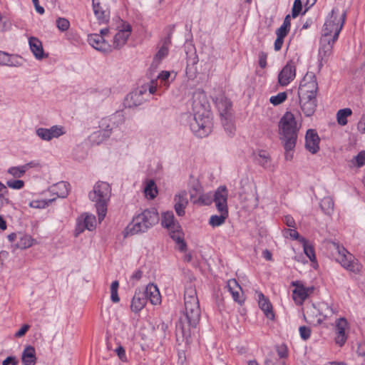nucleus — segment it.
I'll list each match as a JSON object with an SVG mask.
<instances>
[{"mask_svg":"<svg viewBox=\"0 0 365 365\" xmlns=\"http://www.w3.org/2000/svg\"><path fill=\"white\" fill-rule=\"evenodd\" d=\"M192 110L191 130L199 138L207 137L212 132L213 123L210 103L203 91H197L193 93Z\"/></svg>","mask_w":365,"mask_h":365,"instance_id":"f257e3e1","label":"nucleus"},{"mask_svg":"<svg viewBox=\"0 0 365 365\" xmlns=\"http://www.w3.org/2000/svg\"><path fill=\"white\" fill-rule=\"evenodd\" d=\"M184 312L176 325L177 331L184 335L190 327H196L200 319L201 309L195 287L189 285L184 293Z\"/></svg>","mask_w":365,"mask_h":365,"instance_id":"f03ea898","label":"nucleus"},{"mask_svg":"<svg viewBox=\"0 0 365 365\" xmlns=\"http://www.w3.org/2000/svg\"><path fill=\"white\" fill-rule=\"evenodd\" d=\"M299 128L294 114L289 111H287L278 123L279 140L284 149L286 160L293 158Z\"/></svg>","mask_w":365,"mask_h":365,"instance_id":"7ed1b4c3","label":"nucleus"},{"mask_svg":"<svg viewBox=\"0 0 365 365\" xmlns=\"http://www.w3.org/2000/svg\"><path fill=\"white\" fill-rule=\"evenodd\" d=\"M111 195L110 185L103 181L97 182L89 192V199L94 202L98 221H103L107 213L108 203Z\"/></svg>","mask_w":365,"mask_h":365,"instance_id":"20e7f679","label":"nucleus"},{"mask_svg":"<svg viewBox=\"0 0 365 365\" xmlns=\"http://www.w3.org/2000/svg\"><path fill=\"white\" fill-rule=\"evenodd\" d=\"M158 213L155 208L144 210L141 213L133 218L132 222L127 226V235H136L145 232L158 222Z\"/></svg>","mask_w":365,"mask_h":365,"instance_id":"39448f33","label":"nucleus"},{"mask_svg":"<svg viewBox=\"0 0 365 365\" xmlns=\"http://www.w3.org/2000/svg\"><path fill=\"white\" fill-rule=\"evenodd\" d=\"M125 116L122 111H117L110 116L103 118L99 121V130L94 132L91 138L94 142L99 144L108 138L112 130L125 123Z\"/></svg>","mask_w":365,"mask_h":365,"instance_id":"423d86ee","label":"nucleus"},{"mask_svg":"<svg viewBox=\"0 0 365 365\" xmlns=\"http://www.w3.org/2000/svg\"><path fill=\"white\" fill-rule=\"evenodd\" d=\"M214 197V202L215 203L216 208L220 215H212L209 220V224L212 227H215L224 224L225 220L228 217V191L227 187L225 185L220 186L215 190Z\"/></svg>","mask_w":365,"mask_h":365,"instance_id":"0eeeda50","label":"nucleus"},{"mask_svg":"<svg viewBox=\"0 0 365 365\" xmlns=\"http://www.w3.org/2000/svg\"><path fill=\"white\" fill-rule=\"evenodd\" d=\"M346 13L339 14V9L334 8L328 16L322 29V36H331L337 40L345 22Z\"/></svg>","mask_w":365,"mask_h":365,"instance_id":"6e6552de","label":"nucleus"},{"mask_svg":"<svg viewBox=\"0 0 365 365\" xmlns=\"http://www.w3.org/2000/svg\"><path fill=\"white\" fill-rule=\"evenodd\" d=\"M161 224L170 232V237L178 245V250L181 252L186 250L187 245L183 240V235L180 230L179 223L175 220L172 211L163 214Z\"/></svg>","mask_w":365,"mask_h":365,"instance_id":"1a4fd4ad","label":"nucleus"},{"mask_svg":"<svg viewBox=\"0 0 365 365\" xmlns=\"http://www.w3.org/2000/svg\"><path fill=\"white\" fill-rule=\"evenodd\" d=\"M335 246L337 252L336 257V261L348 271L354 274L359 273L362 266L359 262L358 259L344 247H341L339 245H335Z\"/></svg>","mask_w":365,"mask_h":365,"instance_id":"9d476101","label":"nucleus"},{"mask_svg":"<svg viewBox=\"0 0 365 365\" xmlns=\"http://www.w3.org/2000/svg\"><path fill=\"white\" fill-rule=\"evenodd\" d=\"M317 91L318 83L315 74L307 72L299 84L298 96H317Z\"/></svg>","mask_w":365,"mask_h":365,"instance_id":"9b49d317","label":"nucleus"},{"mask_svg":"<svg viewBox=\"0 0 365 365\" xmlns=\"http://www.w3.org/2000/svg\"><path fill=\"white\" fill-rule=\"evenodd\" d=\"M132 26L130 24L123 22L121 29L115 34L113 37L112 49L119 50L123 47L130 36Z\"/></svg>","mask_w":365,"mask_h":365,"instance_id":"f8f14e48","label":"nucleus"},{"mask_svg":"<svg viewBox=\"0 0 365 365\" xmlns=\"http://www.w3.org/2000/svg\"><path fill=\"white\" fill-rule=\"evenodd\" d=\"M296 77V66L292 61H288L278 74V83L282 86L289 84Z\"/></svg>","mask_w":365,"mask_h":365,"instance_id":"ddd939ff","label":"nucleus"},{"mask_svg":"<svg viewBox=\"0 0 365 365\" xmlns=\"http://www.w3.org/2000/svg\"><path fill=\"white\" fill-rule=\"evenodd\" d=\"M36 135L43 140L49 141L57 138L66 133L65 128L62 125H53L50 128H39L36 131Z\"/></svg>","mask_w":365,"mask_h":365,"instance_id":"4468645a","label":"nucleus"},{"mask_svg":"<svg viewBox=\"0 0 365 365\" xmlns=\"http://www.w3.org/2000/svg\"><path fill=\"white\" fill-rule=\"evenodd\" d=\"M88 43L96 50L103 53H110L112 51V46L104 39L102 35L98 34H92L88 36Z\"/></svg>","mask_w":365,"mask_h":365,"instance_id":"2eb2a0df","label":"nucleus"},{"mask_svg":"<svg viewBox=\"0 0 365 365\" xmlns=\"http://www.w3.org/2000/svg\"><path fill=\"white\" fill-rule=\"evenodd\" d=\"M348 329V322L344 318L341 317L336 321L335 325V342L339 346H342L346 341L347 334L346 329Z\"/></svg>","mask_w":365,"mask_h":365,"instance_id":"dca6fc26","label":"nucleus"},{"mask_svg":"<svg viewBox=\"0 0 365 365\" xmlns=\"http://www.w3.org/2000/svg\"><path fill=\"white\" fill-rule=\"evenodd\" d=\"M146 94V88H138L130 92L125 99V105L127 107H136L143 103L145 101L144 95Z\"/></svg>","mask_w":365,"mask_h":365,"instance_id":"f3484780","label":"nucleus"},{"mask_svg":"<svg viewBox=\"0 0 365 365\" xmlns=\"http://www.w3.org/2000/svg\"><path fill=\"white\" fill-rule=\"evenodd\" d=\"M299 104L301 109L304 114L307 116H312L317 108V98L316 96H299Z\"/></svg>","mask_w":365,"mask_h":365,"instance_id":"a211bd4d","label":"nucleus"},{"mask_svg":"<svg viewBox=\"0 0 365 365\" xmlns=\"http://www.w3.org/2000/svg\"><path fill=\"white\" fill-rule=\"evenodd\" d=\"M320 138L313 129H309L305 135V148L311 153L315 154L319 150Z\"/></svg>","mask_w":365,"mask_h":365,"instance_id":"6ab92c4d","label":"nucleus"},{"mask_svg":"<svg viewBox=\"0 0 365 365\" xmlns=\"http://www.w3.org/2000/svg\"><path fill=\"white\" fill-rule=\"evenodd\" d=\"M336 41L331 36H322L319 49V55L322 60H327L331 54L333 45Z\"/></svg>","mask_w":365,"mask_h":365,"instance_id":"aec40b11","label":"nucleus"},{"mask_svg":"<svg viewBox=\"0 0 365 365\" xmlns=\"http://www.w3.org/2000/svg\"><path fill=\"white\" fill-rule=\"evenodd\" d=\"M292 286L295 287L293 290V299L297 304H302L303 302L307 298L309 292L313 290V288L304 287L300 282L294 281L292 282Z\"/></svg>","mask_w":365,"mask_h":365,"instance_id":"412c9836","label":"nucleus"},{"mask_svg":"<svg viewBox=\"0 0 365 365\" xmlns=\"http://www.w3.org/2000/svg\"><path fill=\"white\" fill-rule=\"evenodd\" d=\"M29 45L31 51L37 60H42L48 57V54L44 52L42 42L38 38L29 37Z\"/></svg>","mask_w":365,"mask_h":365,"instance_id":"4be33fe9","label":"nucleus"},{"mask_svg":"<svg viewBox=\"0 0 365 365\" xmlns=\"http://www.w3.org/2000/svg\"><path fill=\"white\" fill-rule=\"evenodd\" d=\"M146 296L143 290L136 289L131 301L130 309L133 312L142 310L147 303Z\"/></svg>","mask_w":365,"mask_h":365,"instance_id":"5701e85b","label":"nucleus"},{"mask_svg":"<svg viewBox=\"0 0 365 365\" xmlns=\"http://www.w3.org/2000/svg\"><path fill=\"white\" fill-rule=\"evenodd\" d=\"M187 195V192L185 190H182L174 197V208L178 216H183L185 214V209L188 205Z\"/></svg>","mask_w":365,"mask_h":365,"instance_id":"b1692460","label":"nucleus"},{"mask_svg":"<svg viewBox=\"0 0 365 365\" xmlns=\"http://www.w3.org/2000/svg\"><path fill=\"white\" fill-rule=\"evenodd\" d=\"M216 106L221 118L232 115V103L225 97L217 98Z\"/></svg>","mask_w":365,"mask_h":365,"instance_id":"393cba45","label":"nucleus"},{"mask_svg":"<svg viewBox=\"0 0 365 365\" xmlns=\"http://www.w3.org/2000/svg\"><path fill=\"white\" fill-rule=\"evenodd\" d=\"M143 292L146 296L147 301L149 300L152 304L157 305L160 304L161 296L156 285L154 284H148Z\"/></svg>","mask_w":365,"mask_h":365,"instance_id":"a878e982","label":"nucleus"},{"mask_svg":"<svg viewBox=\"0 0 365 365\" xmlns=\"http://www.w3.org/2000/svg\"><path fill=\"white\" fill-rule=\"evenodd\" d=\"M93 10L94 15L100 24H106L109 21V10L104 9L100 3L96 2L95 0H93Z\"/></svg>","mask_w":365,"mask_h":365,"instance_id":"bb28decb","label":"nucleus"},{"mask_svg":"<svg viewBox=\"0 0 365 365\" xmlns=\"http://www.w3.org/2000/svg\"><path fill=\"white\" fill-rule=\"evenodd\" d=\"M96 226V219L93 215H86L83 223H79L76 229L77 235L83 232L85 229L93 230Z\"/></svg>","mask_w":365,"mask_h":365,"instance_id":"cd10ccee","label":"nucleus"},{"mask_svg":"<svg viewBox=\"0 0 365 365\" xmlns=\"http://www.w3.org/2000/svg\"><path fill=\"white\" fill-rule=\"evenodd\" d=\"M259 306L260 309L264 312L266 317L269 319H274V315L272 312V306L269 302V299L265 298L264 295L259 292L258 294Z\"/></svg>","mask_w":365,"mask_h":365,"instance_id":"c85d7f7f","label":"nucleus"},{"mask_svg":"<svg viewBox=\"0 0 365 365\" xmlns=\"http://www.w3.org/2000/svg\"><path fill=\"white\" fill-rule=\"evenodd\" d=\"M21 360L24 365H35L36 357L34 347L27 346L23 351Z\"/></svg>","mask_w":365,"mask_h":365,"instance_id":"c756f323","label":"nucleus"},{"mask_svg":"<svg viewBox=\"0 0 365 365\" xmlns=\"http://www.w3.org/2000/svg\"><path fill=\"white\" fill-rule=\"evenodd\" d=\"M36 243V240L29 235L19 233L18 241L16 247L21 250L31 247Z\"/></svg>","mask_w":365,"mask_h":365,"instance_id":"7c9ffc66","label":"nucleus"},{"mask_svg":"<svg viewBox=\"0 0 365 365\" xmlns=\"http://www.w3.org/2000/svg\"><path fill=\"white\" fill-rule=\"evenodd\" d=\"M69 183L61 181L51 187V192L57 195L58 197L64 198L68 195Z\"/></svg>","mask_w":365,"mask_h":365,"instance_id":"2f4dec72","label":"nucleus"},{"mask_svg":"<svg viewBox=\"0 0 365 365\" xmlns=\"http://www.w3.org/2000/svg\"><path fill=\"white\" fill-rule=\"evenodd\" d=\"M227 287L232 294L233 299L241 304L243 302V299H241L240 293V291H241L242 289L236 279H230L227 282Z\"/></svg>","mask_w":365,"mask_h":365,"instance_id":"473e14b6","label":"nucleus"},{"mask_svg":"<svg viewBox=\"0 0 365 365\" xmlns=\"http://www.w3.org/2000/svg\"><path fill=\"white\" fill-rule=\"evenodd\" d=\"M33 165L34 163L30 162L21 166L11 167L7 170V173L15 178H20L23 177L26 170L32 168Z\"/></svg>","mask_w":365,"mask_h":365,"instance_id":"72a5a7b5","label":"nucleus"},{"mask_svg":"<svg viewBox=\"0 0 365 365\" xmlns=\"http://www.w3.org/2000/svg\"><path fill=\"white\" fill-rule=\"evenodd\" d=\"M190 199L193 201L194 200H196L199 195L202 194V186L200 184V182L195 180L193 179L192 181L190 182Z\"/></svg>","mask_w":365,"mask_h":365,"instance_id":"f704fd0d","label":"nucleus"},{"mask_svg":"<svg viewBox=\"0 0 365 365\" xmlns=\"http://www.w3.org/2000/svg\"><path fill=\"white\" fill-rule=\"evenodd\" d=\"M145 195L147 198L154 199L158 194L157 186L153 180L147 182L144 188Z\"/></svg>","mask_w":365,"mask_h":365,"instance_id":"c9c22d12","label":"nucleus"},{"mask_svg":"<svg viewBox=\"0 0 365 365\" xmlns=\"http://www.w3.org/2000/svg\"><path fill=\"white\" fill-rule=\"evenodd\" d=\"M334 203L331 197H324L320 202L322 211L327 215H331L334 210Z\"/></svg>","mask_w":365,"mask_h":365,"instance_id":"e433bc0d","label":"nucleus"},{"mask_svg":"<svg viewBox=\"0 0 365 365\" xmlns=\"http://www.w3.org/2000/svg\"><path fill=\"white\" fill-rule=\"evenodd\" d=\"M352 111L350 108H344L338 110L336 113L337 123L340 125H346L347 124V118L351 115Z\"/></svg>","mask_w":365,"mask_h":365,"instance_id":"4c0bfd02","label":"nucleus"},{"mask_svg":"<svg viewBox=\"0 0 365 365\" xmlns=\"http://www.w3.org/2000/svg\"><path fill=\"white\" fill-rule=\"evenodd\" d=\"M214 195L215 193L212 194L211 192L201 194L196 200H193V203L203 205H210L212 203V202H214Z\"/></svg>","mask_w":365,"mask_h":365,"instance_id":"58836bf2","label":"nucleus"},{"mask_svg":"<svg viewBox=\"0 0 365 365\" xmlns=\"http://www.w3.org/2000/svg\"><path fill=\"white\" fill-rule=\"evenodd\" d=\"M221 122L228 135H232L235 133V126L232 115L221 118Z\"/></svg>","mask_w":365,"mask_h":365,"instance_id":"ea45409f","label":"nucleus"},{"mask_svg":"<svg viewBox=\"0 0 365 365\" xmlns=\"http://www.w3.org/2000/svg\"><path fill=\"white\" fill-rule=\"evenodd\" d=\"M300 241L303 242L304 254L309 257L310 261H315L316 257L313 247L311 245H309L304 238H302Z\"/></svg>","mask_w":365,"mask_h":365,"instance_id":"a19ab883","label":"nucleus"},{"mask_svg":"<svg viewBox=\"0 0 365 365\" xmlns=\"http://www.w3.org/2000/svg\"><path fill=\"white\" fill-rule=\"evenodd\" d=\"M56 198L48 199V200H33L29 203V206L33 208H38L43 209L48 207L51 203H52Z\"/></svg>","mask_w":365,"mask_h":365,"instance_id":"79ce46f5","label":"nucleus"},{"mask_svg":"<svg viewBox=\"0 0 365 365\" xmlns=\"http://www.w3.org/2000/svg\"><path fill=\"white\" fill-rule=\"evenodd\" d=\"M264 365H286L285 360L278 359L274 354H269L264 360Z\"/></svg>","mask_w":365,"mask_h":365,"instance_id":"37998d69","label":"nucleus"},{"mask_svg":"<svg viewBox=\"0 0 365 365\" xmlns=\"http://www.w3.org/2000/svg\"><path fill=\"white\" fill-rule=\"evenodd\" d=\"M319 310L324 318L330 317L334 313L333 309L326 302L319 304Z\"/></svg>","mask_w":365,"mask_h":365,"instance_id":"c03bdc74","label":"nucleus"},{"mask_svg":"<svg viewBox=\"0 0 365 365\" xmlns=\"http://www.w3.org/2000/svg\"><path fill=\"white\" fill-rule=\"evenodd\" d=\"M287 98L286 92L279 93L277 95L272 96L269 98V102L274 106H278L282 103Z\"/></svg>","mask_w":365,"mask_h":365,"instance_id":"a18cd8bd","label":"nucleus"},{"mask_svg":"<svg viewBox=\"0 0 365 365\" xmlns=\"http://www.w3.org/2000/svg\"><path fill=\"white\" fill-rule=\"evenodd\" d=\"M9 190L6 186L0 181V200L2 203L9 204L10 200L7 197Z\"/></svg>","mask_w":365,"mask_h":365,"instance_id":"49530a36","label":"nucleus"},{"mask_svg":"<svg viewBox=\"0 0 365 365\" xmlns=\"http://www.w3.org/2000/svg\"><path fill=\"white\" fill-rule=\"evenodd\" d=\"M57 28L61 31H66L69 29L70 22L65 18H58L56 20Z\"/></svg>","mask_w":365,"mask_h":365,"instance_id":"de8ad7c7","label":"nucleus"},{"mask_svg":"<svg viewBox=\"0 0 365 365\" xmlns=\"http://www.w3.org/2000/svg\"><path fill=\"white\" fill-rule=\"evenodd\" d=\"M6 185L10 188L20 190L24 187V182L21 180H8Z\"/></svg>","mask_w":365,"mask_h":365,"instance_id":"09e8293b","label":"nucleus"},{"mask_svg":"<svg viewBox=\"0 0 365 365\" xmlns=\"http://www.w3.org/2000/svg\"><path fill=\"white\" fill-rule=\"evenodd\" d=\"M170 43V38H168L164 43V44L162 46V47L160 48L158 52L156 54V56L159 58H164L166 56L168 53V44Z\"/></svg>","mask_w":365,"mask_h":365,"instance_id":"8fccbe9b","label":"nucleus"},{"mask_svg":"<svg viewBox=\"0 0 365 365\" xmlns=\"http://www.w3.org/2000/svg\"><path fill=\"white\" fill-rule=\"evenodd\" d=\"M302 9V4L301 0H294L292 10V16L293 18H296Z\"/></svg>","mask_w":365,"mask_h":365,"instance_id":"3c124183","label":"nucleus"},{"mask_svg":"<svg viewBox=\"0 0 365 365\" xmlns=\"http://www.w3.org/2000/svg\"><path fill=\"white\" fill-rule=\"evenodd\" d=\"M0 64L6 66H14L15 64L11 61L8 53L0 51Z\"/></svg>","mask_w":365,"mask_h":365,"instance_id":"603ef678","label":"nucleus"},{"mask_svg":"<svg viewBox=\"0 0 365 365\" xmlns=\"http://www.w3.org/2000/svg\"><path fill=\"white\" fill-rule=\"evenodd\" d=\"M158 82L157 80H152L149 83L141 86L140 88H146L150 94H155L157 91Z\"/></svg>","mask_w":365,"mask_h":365,"instance_id":"864d4df0","label":"nucleus"},{"mask_svg":"<svg viewBox=\"0 0 365 365\" xmlns=\"http://www.w3.org/2000/svg\"><path fill=\"white\" fill-rule=\"evenodd\" d=\"M300 336L304 340L309 339L311 335V329L306 326H302L299 329Z\"/></svg>","mask_w":365,"mask_h":365,"instance_id":"5fc2aeb1","label":"nucleus"},{"mask_svg":"<svg viewBox=\"0 0 365 365\" xmlns=\"http://www.w3.org/2000/svg\"><path fill=\"white\" fill-rule=\"evenodd\" d=\"M267 53L264 51H260L258 53V63L259 66L262 68H264L267 66Z\"/></svg>","mask_w":365,"mask_h":365,"instance_id":"6e6d98bb","label":"nucleus"},{"mask_svg":"<svg viewBox=\"0 0 365 365\" xmlns=\"http://www.w3.org/2000/svg\"><path fill=\"white\" fill-rule=\"evenodd\" d=\"M289 29V28L282 25L279 29H277L276 34L277 36H279L284 38L288 34Z\"/></svg>","mask_w":365,"mask_h":365,"instance_id":"4d7b16f0","label":"nucleus"},{"mask_svg":"<svg viewBox=\"0 0 365 365\" xmlns=\"http://www.w3.org/2000/svg\"><path fill=\"white\" fill-rule=\"evenodd\" d=\"M17 365L18 360L14 356H8L2 361V365Z\"/></svg>","mask_w":365,"mask_h":365,"instance_id":"13d9d810","label":"nucleus"},{"mask_svg":"<svg viewBox=\"0 0 365 365\" xmlns=\"http://www.w3.org/2000/svg\"><path fill=\"white\" fill-rule=\"evenodd\" d=\"M356 163L359 167L365 164V152H360L356 157Z\"/></svg>","mask_w":365,"mask_h":365,"instance_id":"bf43d9fd","label":"nucleus"},{"mask_svg":"<svg viewBox=\"0 0 365 365\" xmlns=\"http://www.w3.org/2000/svg\"><path fill=\"white\" fill-rule=\"evenodd\" d=\"M170 76V73L167 71H163L160 73L158 74V78L164 82V84H167V81Z\"/></svg>","mask_w":365,"mask_h":365,"instance_id":"052dcab7","label":"nucleus"},{"mask_svg":"<svg viewBox=\"0 0 365 365\" xmlns=\"http://www.w3.org/2000/svg\"><path fill=\"white\" fill-rule=\"evenodd\" d=\"M284 37L277 36V38L274 41V50L278 51L282 48L284 43Z\"/></svg>","mask_w":365,"mask_h":365,"instance_id":"680f3d73","label":"nucleus"},{"mask_svg":"<svg viewBox=\"0 0 365 365\" xmlns=\"http://www.w3.org/2000/svg\"><path fill=\"white\" fill-rule=\"evenodd\" d=\"M357 129L361 133H365V115H363L360 118L357 124Z\"/></svg>","mask_w":365,"mask_h":365,"instance_id":"e2e57ef3","label":"nucleus"},{"mask_svg":"<svg viewBox=\"0 0 365 365\" xmlns=\"http://www.w3.org/2000/svg\"><path fill=\"white\" fill-rule=\"evenodd\" d=\"M29 325L24 324L17 332L15 334V336L17 338H20L23 336L26 331L29 329Z\"/></svg>","mask_w":365,"mask_h":365,"instance_id":"0e129e2a","label":"nucleus"},{"mask_svg":"<svg viewBox=\"0 0 365 365\" xmlns=\"http://www.w3.org/2000/svg\"><path fill=\"white\" fill-rule=\"evenodd\" d=\"M284 222L289 227H294L295 226V221L294 218L290 215L284 216Z\"/></svg>","mask_w":365,"mask_h":365,"instance_id":"69168bd1","label":"nucleus"},{"mask_svg":"<svg viewBox=\"0 0 365 365\" xmlns=\"http://www.w3.org/2000/svg\"><path fill=\"white\" fill-rule=\"evenodd\" d=\"M115 352L118 354V357L122 360L124 361L125 359V351L123 346H119L116 349Z\"/></svg>","mask_w":365,"mask_h":365,"instance_id":"338daca9","label":"nucleus"},{"mask_svg":"<svg viewBox=\"0 0 365 365\" xmlns=\"http://www.w3.org/2000/svg\"><path fill=\"white\" fill-rule=\"evenodd\" d=\"M110 299L114 303H117L120 301V298L118 294V290H110Z\"/></svg>","mask_w":365,"mask_h":365,"instance_id":"774afa93","label":"nucleus"}]
</instances>
